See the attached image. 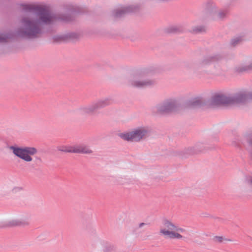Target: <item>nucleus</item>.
<instances>
[{"label":"nucleus","instance_id":"nucleus-1","mask_svg":"<svg viewBox=\"0 0 252 252\" xmlns=\"http://www.w3.org/2000/svg\"><path fill=\"white\" fill-rule=\"evenodd\" d=\"M159 234L166 238L191 241L197 243L201 242L197 238H203L205 234L197 233L180 227L174 222L164 219L162 220L159 231Z\"/></svg>","mask_w":252,"mask_h":252},{"label":"nucleus","instance_id":"nucleus-2","mask_svg":"<svg viewBox=\"0 0 252 252\" xmlns=\"http://www.w3.org/2000/svg\"><path fill=\"white\" fill-rule=\"evenodd\" d=\"M39 19L37 21H30L29 19H24L22 21L24 28L22 31V35L29 38L35 37L39 33V30L36 25L44 23L48 24L52 22L54 19L47 10H40L38 13Z\"/></svg>","mask_w":252,"mask_h":252},{"label":"nucleus","instance_id":"nucleus-3","mask_svg":"<svg viewBox=\"0 0 252 252\" xmlns=\"http://www.w3.org/2000/svg\"><path fill=\"white\" fill-rule=\"evenodd\" d=\"M9 149L15 156L27 162H32V156L37 153V149L34 147L11 146Z\"/></svg>","mask_w":252,"mask_h":252},{"label":"nucleus","instance_id":"nucleus-4","mask_svg":"<svg viewBox=\"0 0 252 252\" xmlns=\"http://www.w3.org/2000/svg\"><path fill=\"white\" fill-rule=\"evenodd\" d=\"M244 96L240 95L236 98L227 97L223 94H216L214 95L207 104L208 108H215L222 105L232 104L234 102H239L242 101Z\"/></svg>","mask_w":252,"mask_h":252},{"label":"nucleus","instance_id":"nucleus-5","mask_svg":"<svg viewBox=\"0 0 252 252\" xmlns=\"http://www.w3.org/2000/svg\"><path fill=\"white\" fill-rule=\"evenodd\" d=\"M148 135V130L144 127H139L131 131L121 133L120 136L123 139L128 141H139Z\"/></svg>","mask_w":252,"mask_h":252},{"label":"nucleus","instance_id":"nucleus-6","mask_svg":"<svg viewBox=\"0 0 252 252\" xmlns=\"http://www.w3.org/2000/svg\"><path fill=\"white\" fill-rule=\"evenodd\" d=\"M111 102L110 99L108 98L101 99L90 105L83 107L81 108V111L83 114H90L101 107L110 104Z\"/></svg>","mask_w":252,"mask_h":252},{"label":"nucleus","instance_id":"nucleus-7","mask_svg":"<svg viewBox=\"0 0 252 252\" xmlns=\"http://www.w3.org/2000/svg\"><path fill=\"white\" fill-rule=\"evenodd\" d=\"M158 111L161 113H168L176 110V105L174 100H167L159 104L158 107Z\"/></svg>","mask_w":252,"mask_h":252},{"label":"nucleus","instance_id":"nucleus-8","mask_svg":"<svg viewBox=\"0 0 252 252\" xmlns=\"http://www.w3.org/2000/svg\"><path fill=\"white\" fill-rule=\"evenodd\" d=\"M153 82L151 81H143L142 77L140 76H135L131 80V85L135 87L143 88L147 87L152 84Z\"/></svg>","mask_w":252,"mask_h":252},{"label":"nucleus","instance_id":"nucleus-9","mask_svg":"<svg viewBox=\"0 0 252 252\" xmlns=\"http://www.w3.org/2000/svg\"><path fill=\"white\" fill-rule=\"evenodd\" d=\"M93 151L91 148L85 145H75V153L91 154Z\"/></svg>","mask_w":252,"mask_h":252},{"label":"nucleus","instance_id":"nucleus-10","mask_svg":"<svg viewBox=\"0 0 252 252\" xmlns=\"http://www.w3.org/2000/svg\"><path fill=\"white\" fill-rule=\"evenodd\" d=\"M211 6L212 8V12L213 14V19H214L215 20H221L226 16L227 14V12L226 11L220 10L214 13L213 10L216 9L215 6L214 5L212 4Z\"/></svg>","mask_w":252,"mask_h":252},{"label":"nucleus","instance_id":"nucleus-11","mask_svg":"<svg viewBox=\"0 0 252 252\" xmlns=\"http://www.w3.org/2000/svg\"><path fill=\"white\" fill-rule=\"evenodd\" d=\"M58 150L60 151L67 152V153H75V145H66L61 146L58 147Z\"/></svg>","mask_w":252,"mask_h":252},{"label":"nucleus","instance_id":"nucleus-12","mask_svg":"<svg viewBox=\"0 0 252 252\" xmlns=\"http://www.w3.org/2000/svg\"><path fill=\"white\" fill-rule=\"evenodd\" d=\"M202 105V102L199 98H195L188 103V106L190 107H194Z\"/></svg>","mask_w":252,"mask_h":252},{"label":"nucleus","instance_id":"nucleus-13","mask_svg":"<svg viewBox=\"0 0 252 252\" xmlns=\"http://www.w3.org/2000/svg\"><path fill=\"white\" fill-rule=\"evenodd\" d=\"M29 224V221L26 219H22L19 220H15L13 222V225H26Z\"/></svg>","mask_w":252,"mask_h":252},{"label":"nucleus","instance_id":"nucleus-14","mask_svg":"<svg viewBox=\"0 0 252 252\" xmlns=\"http://www.w3.org/2000/svg\"><path fill=\"white\" fill-rule=\"evenodd\" d=\"M213 240L218 243H220L225 240V239L222 236H216L213 238Z\"/></svg>","mask_w":252,"mask_h":252},{"label":"nucleus","instance_id":"nucleus-15","mask_svg":"<svg viewBox=\"0 0 252 252\" xmlns=\"http://www.w3.org/2000/svg\"><path fill=\"white\" fill-rule=\"evenodd\" d=\"M241 39L240 38H234L232 41H231V44L233 45V46H235L237 44H238V43H239L241 41Z\"/></svg>","mask_w":252,"mask_h":252},{"label":"nucleus","instance_id":"nucleus-16","mask_svg":"<svg viewBox=\"0 0 252 252\" xmlns=\"http://www.w3.org/2000/svg\"><path fill=\"white\" fill-rule=\"evenodd\" d=\"M21 189H22L21 188H15L13 189L12 191L13 192H16L18 190H21Z\"/></svg>","mask_w":252,"mask_h":252},{"label":"nucleus","instance_id":"nucleus-17","mask_svg":"<svg viewBox=\"0 0 252 252\" xmlns=\"http://www.w3.org/2000/svg\"><path fill=\"white\" fill-rule=\"evenodd\" d=\"M5 39V38L4 37H0V41H4Z\"/></svg>","mask_w":252,"mask_h":252},{"label":"nucleus","instance_id":"nucleus-18","mask_svg":"<svg viewBox=\"0 0 252 252\" xmlns=\"http://www.w3.org/2000/svg\"><path fill=\"white\" fill-rule=\"evenodd\" d=\"M143 225H144V223H141L139 224V227H142Z\"/></svg>","mask_w":252,"mask_h":252},{"label":"nucleus","instance_id":"nucleus-19","mask_svg":"<svg viewBox=\"0 0 252 252\" xmlns=\"http://www.w3.org/2000/svg\"><path fill=\"white\" fill-rule=\"evenodd\" d=\"M250 185L252 187V179L250 182Z\"/></svg>","mask_w":252,"mask_h":252},{"label":"nucleus","instance_id":"nucleus-20","mask_svg":"<svg viewBox=\"0 0 252 252\" xmlns=\"http://www.w3.org/2000/svg\"><path fill=\"white\" fill-rule=\"evenodd\" d=\"M198 31L199 32H201V31H202V30L200 29V30H198Z\"/></svg>","mask_w":252,"mask_h":252},{"label":"nucleus","instance_id":"nucleus-21","mask_svg":"<svg viewBox=\"0 0 252 252\" xmlns=\"http://www.w3.org/2000/svg\"><path fill=\"white\" fill-rule=\"evenodd\" d=\"M116 16H118V15H119V14L116 13Z\"/></svg>","mask_w":252,"mask_h":252}]
</instances>
